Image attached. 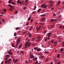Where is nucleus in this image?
Wrapping results in <instances>:
<instances>
[{"mask_svg": "<svg viewBox=\"0 0 64 64\" xmlns=\"http://www.w3.org/2000/svg\"><path fill=\"white\" fill-rule=\"evenodd\" d=\"M35 12H33V14H35Z\"/></svg>", "mask_w": 64, "mask_h": 64, "instance_id": "62", "label": "nucleus"}, {"mask_svg": "<svg viewBox=\"0 0 64 64\" xmlns=\"http://www.w3.org/2000/svg\"><path fill=\"white\" fill-rule=\"evenodd\" d=\"M17 13H18V11H17V10H16L14 12V14H17Z\"/></svg>", "mask_w": 64, "mask_h": 64, "instance_id": "25", "label": "nucleus"}, {"mask_svg": "<svg viewBox=\"0 0 64 64\" xmlns=\"http://www.w3.org/2000/svg\"><path fill=\"white\" fill-rule=\"evenodd\" d=\"M60 54H58V56H57V57L58 58H59V57H60Z\"/></svg>", "mask_w": 64, "mask_h": 64, "instance_id": "21", "label": "nucleus"}, {"mask_svg": "<svg viewBox=\"0 0 64 64\" xmlns=\"http://www.w3.org/2000/svg\"><path fill=\"white\" fill-rule=\"evenodd\" d=\"M50 28H53L54 27V25H51L50 26Z\"/></svg>", "mask_w": 64, "mask_h": 64, "instance_id": "19", "label": "nucleus"}, {"mask_svg": "<svg viewBox=\"0 0 64 64\" xmlns=\"http://www.w3.org/2000/svg\"><path fill=\"white\" fill-rule=\"evenodd\" d=\"M49 2L50 4H52V3H54V2L52 0H50Z\"/></svg>", "mask_w": 64, "mask_h": 64, "instance_id": "7", "label": "nucleus"}, {"mask_svg": "<svg viewBox=\"0 0 64 64\" xmlns=\"http://www.w3.org/2000/svg\"><path fill=\"white\" fill-rule=\"evenodd\" d=\"M26 41H28L25 44V48H27L28 47H29L30 46V45H31V44L30 43V42H29L30 40L29 39H28V38H27L26 40Z\"/></svg>", "mask_w": 64, "mask_h": 64, "instance_id": "1", "label": "nucleus"}, {"mask_svg": "<svg viewBox=\"0 0 64 64\" xmlns=\"http://www.w3.org/2000/svg\"><path fill=\"white\" fill-rule=\"evenodd\" d=\"M19 44V43H17L16 44V48H17L18 45Z\"/></svg>", "mask_w": 64, "mask_h": 64, "instance_id": "20", "label": "nucleus"}, {"mask_svg": "<svg viewBox=\"0 0 64 64\" xmlns=\"http://www.w3.org/2000/svg\"><path fill=\"white\" fill-rule=\"evenodd\" d=\"M57 43H58L57 42H54V45H55L54 46H56L57 45Z\"/></svg>", "mask_w": 64, "mask_h": 64, "instance_id": "8", "label": "nucleus"}, {"mask_svg": "<svg viewBox=\"0 0 64 64\" xmlns=\"http://www.w3.org/2000/svg\"><path fill=\"white\" fill-rule=\"evenodd\" d=\"M40 25H43V23H42L40 22Z\"/></svg>", "mask_w": 64, "mask_h": 64, "instance_id": "36", "label": "nucleus"}, {"mask_svg": "<svg viewBox=\"0 0 64 64\" xmlns=\"http://www.w3.org/2000/svg\"><path fill=\"white\" fill-rule=\"evenodd\" d=\"M20 1L19 0H18L17 2V3L18 4H19Z\"/></svg>", "mask_w": 64, "mask_h": 64, "instance_id": "28", "label": "nucleus"}, {"mask_svg": "<svg viewBox=\"0 0 64 64\" xmlns=\"http://www.w3.org/2000/svg\"><path fill=\"white\" fill-rule=\"evenodd\" d=\"M8 59V58H4V60H7Z\"/></svg>", "mask_w": 64, "mask_h": 64, "instance_id": "46", "label": "nucleus"}, {"mask_svg": "<svg viewBox=\"0 0 64 64\" xmlns=\"http://www.w3.org/2000/svg\"><path fill=\"white\" fill-rule=\"evenodd\" d=\"M11 8H12V9H14V7H13V6H12V7H11Z\"/></svg>", "mask_w": 64, "mask_h": 64, "instance_id": "50", "label": "nucleus"}, {"mask_svg": "<svg viewBox=\"0 0 64 64\" xmlns=\"http://www.w3.org/2000/svg\"><path fill=\"white\" fill-rule=\"evenodd\" d=\"M62 46L63 47H64V42H62Z\"/></svg>", "mask_w": 64, "mask_h": 64, "instance_id": "43", "label": "nucleus"}, {"mask_svg": "<svg viewBox=\"0 0 64 64\" xmlns=\"http://www.w3.org/2000/svg\"><path fill=\"white\" fill-rule=\"evenodd\" d=\"M55 15H56V14H55L54 13L53 14V16H55Z\"/></svg>", "mask_w": 64, "mask_h": 64, "instance_id": "44", "label": "nucleus"}, {"mask_svg": "<svg viewBox=\"0 0 64 64\" xmlns=\"http://www.w3.org/2000/svg\"><path fill=\"white\" fill-rule=\"evenodd\" d=\"M12 4L13 5H15V3L14 2H12Z\"/></svg>", "mask_w": 64, "mask_h": 64, "instance_id": "45", "label": "nucleus"}, {"mask_svg": "<svg viewBox=\"0 0 64 64\" xmlns=\"http://www.w3.org/2000/svg\"><path fill=\"white\" fill-rule=\"evenodd\" d=\"M41 9H40V8L38 10L37 12H39L40 11H41Z\"/></svg>", "mask_w": 64, "mask_h": 64, "instance_id": "18", "label": "nucleus"}, {"mask_svg": "<svg viewBox=\"0 0 64 64\" xmlns=\"http://www.w3.org/2000/svg\"><path fill=\"white\" fill-rule=\"evenodd\" d=\"M20 39H19V40H17L16 42V43H19V42H20Z\"/></svg>", "mask_w": 64, "mask_h": 64, "instance_id": "12", "label": "nucleus"}, {"mask_svg": "<svg viewBox=\"0 0 64 64\" xmlns=\"http://www.w3.org/2000/svg\"><path fill=\"white\" fill-rule=\"evenodd\" d=\"M8 53L9 54H10V55H12L13 54V53H12V52H8Z\"/></svg>", "mask_w": 64, "mask_h": 64, "instance_id": "14", "label": "nucleus"}, {"mask_svg": "<svg viewBox=\"0 0 64 64\" xmlns=\"http://www.w3.org/2000/svg\"><path fill=\"white\" fill-rule=\"evenodd\" d=\"M18 61V59H16L14 62V63H16Z\"/></svg>", "mask_w": 64, "mask_h": 64, "instance_id": "11", "label": "nucleus"}, {"mask_svg": "<svg viewBox=\"0 0 64 64\" xmlns=\"http://www.w3.org/2000/svg\"><path fill=\"white\" fill-rule=\"evenodd\" d=\"M4 12H6V10L5 9H4Z\"/></svg>", "mask_w": 64, "mask_h": 64, "instance_id": "57", "label": "nucleus"}, {"mask_svg": "<svg viewBox=\"0 0 64 64\" xmlns=\"http://www.w3.org/2000/svg\"><path fill=\"white\" fill-rule=\"evenodd\" d=\"M54 42V39L52 40H51V43H53Z\"/></svg>", "mask_w": 64, "mask_h": 64, "instance_id": "10", "label": "nucleus"}, {"mask_svg": "<svg viewBox=\"0 0 64 64\" xmlns=\"http://www.w3.org/2000/svg\"><path fill=\"white\" fill-rule=\"evenodd\" d=\"M38 61H37L36 62V64H38Z\"/></svg>", "mask_w": 64, "mask_h": 64, "instance_id": "37", "label": "nucleus"}, {"mask_svg": "<svg viewBox=\"0 0 64 64\" xmlns=\"http://www.w3.org/2000/svg\"><path fill=\"white\" fill-rule=\"evenodd\" d=\"M19 3L20 4H22V3H21V2H20Z\"/></svg>", "mask_w": 64, "mask_h": 64, "instance_id": "59", "label": "nucleus"}, {"mask_svg": "<svg viewBox=\"0 0 64 64\" xmlns=\"http://www.w3.org/2000/svg\"><path fill=\"white\" fill-rule=\"evenodd\" d=\"M31 29H33V26H32L30 28Z\"/></svg>", "mask_w": 64, "mask_h": 64, "instance_id": "54", "label": "nucleus"}, {"mask_svg": "<svg viewBox=\"0 0 64 64\" xmlns=\"http://www.w3.org/2000/svg\"><path fill=\"white\" fill-rule=\"evenodd\" d=\"M3 62H4V61H2L0 64H3Z\"/></svg>", "mask_w": 64, "mask_h": 64, "instance_id": "64", "label": "nucleus"}, {"mask_svg": "<svg viewBox=\"0 0 64 64\" xmlns=\"http://www.w3.org/2000/svg\"><path fill=\"white\" fill-rule=\"evenodd\" d=\"M37 57L33 59V60H34V61H37Z\"/></svg>", "mask_w": 64, "mask_h": 64, "instance_id": "9", "label": "nucleus"}, {"mask_svg": "<svg viewBox=\"0 0 64 64\" xmlns=\"http://www.w3.org/2000/svg\"><path fill=\"white\" fill-rule=\"evenodd\" d=\"M52 33L51 32H50L47 34V35L48 37H49L50 36H51Z\"/></svg>", "mask_w": 64, "mask_h": 64, "instance_id": "4", "label": "nucleus"}, {"mask_svg": "<svg viewBox=\"0 0 64 64\" xmlns=\"http://www.w3.org/2000/svg\"><path fill=\"white\" fill-rule=\"evenodd\" d=\"M44 21V20L43 19H42L41 20V22H43Z\"/></svg>", "mask_w": 64, "mask_h": 64, "instance_id": "49", "label": "nucleus"}, {"mask_svg": "<svg viewBox=\"0 0 64 64\" xmlns=\"http://www.w3.org/2000/svg\"><path fill=\"white\" fill-rule=\"evenodd\" d=\"M44 6V8H47V5H45L44 4H43L42 5L41 7H42Z\"/></svg>", "mask_w": 64, "mask_h": 64, "instance_id": "2", "label": "nucleus"}, {"mask_svg": "<svg viewBox=\"0 0 64 64\" xmlns=\"http://www.w3.org/2000/svg\"><path fill=\"white\" fill-rule=\"evenodd\" d=\"M62 27V26H59V28H61Z\"/></svg>", "mask_w": 64, "mask_h": 64, "instance_id": "47", "label": "nucleus"}, {"mask_svg": "<svg viewBox=\"0 0 64 64\" xmlns=\"http://www.w3.org/2000/svg\"><path fill=\"white\" fill-rule=\"evenodd\" d=\"M41 38L40 37V36H38V38H37V39H40V38Z\"/></svg>", "mask_w": 64, "mask_h": 64, "instance_id": "41", "label": "nucleus"}, {"mask_svg": "<svg viewBox=\"0 0 64 64\" xmlns=\"http://www.w3.org/2000/svg\"><path fill=\"white\" fill-rule=\"evenodd\" d=\"M34 56L32 54H30V56H31L30 57V58H34V56Z\"/></svg>", "mask_w": 64, "mask_h": 64, "instance_id": "5", "label": "nucleus"}, {"mask_svg": "<svg viewBox=\"0 0 64 64\" xmlns=\"http://www.w3.org/2000/svg\"><path fill=\"white\" fill-rule=\"evenodd\" d=\"M45 16V14L40 15V16H41V17H43L44 16Z\"/></svg>", "mask_w": 64, "mask_h": 64, "instance_id": "23", "label": "nucleus"}, {"mask_svg": "<svg viewBox=\"0 0 64 64\" xmlns=\"http://www.w3.org/2000/svg\"><path fill=\"white\" fill-rule=\"evenodd\" d=\"M19 29V28L18 27L16 28V30H18Z\"/></svg>", "mask_w": 64, "mask_h": 64, "instance_id": "29", "label": "nucleus"}, {"mask_svg": "<svg viewBox=\"0 0 64 64\" xmlns=\"http://www.w3.org/2000/svg\"><path fill=\"white\" fill-rule=\"evenodd\" d=\"M8 6H9L10 7H12V6H11V5L10 4H9L8 5Z\"/></svg>", "mask_w": 64, "mask_h": 64, "instance_id": "38", "label": "nucleus"}, {"mask_svg": "<svg viewBox=\"0 0 64 64\" xmlns=\"http://www.w3.org/2000/svg\"><path fill=\"white\" fill-rule=\"evenodd\" d=\"M37 51L38 52L40 51H41V49L40 48H38L37 50Z\"/></svg>", "mask_w": 64, "mask_h": 64, "instance_id": "13", "label": "nucleus"}, {"mask_svg": "<svg viewBox=\"0 0 64 64\" xmlns=\"http://www.w3.org/2000/svg\"><path fill=\"white\" fill-rule=\"evenodd\" d=\"M26 8H27V7H24V10H26Z\"/></svg>", "mask_w": 64, "mask_h": 64, "instance_id": "30", "label": "nucleus"}, {"mask_svg": "<svg viewBox=\"0 0 64 64\" xmlns=\"http://www.w3.org/2000/svg\"><path fill=\"white\" fill-rule=\"evenodd\" d=\"M11 58L9 59L8 60L5 61V64H6L7 63H10V61H11Z\"/></svg>", "mask_w": 64, "mask_h": 64, "instance_id": "3", "label": "nucleus"}, {"mask_svg": "<svg viewBox=\"0 0 64 64\" xmlns=\"http://www.w3.org/2000/svg\"><path fill=\"white\" fill-rule=\"evenodd\" d=\"M21 53H22V54H24L23 51H21Z\"/></svg>", "mask_w": 64, "mask_h": 64, "instance_id": "52", "label": "nucleus"}, {"mask_svg": "<svg viewBox=\"0 0 64 64\" xmlns=\"http://www.w3.org/2000/svg\"><path fill=\"white\" fill-rule=\"evenodd\" d=\"M35 38H32V41H34L35 40Z\"/></svg>", "mask_w": 64, "mask_h": 64, "instance_id": "32", "label": "nucleus"}, {"mask_svg": "<svg viewBox=\"0 0 64 64\" xmlns=\"http://www.w3.org/2000/svg\"><path fill=\"white\" fill-rule=\"evenodd\" d=\"M11 50H12L11 49H10V50H9V51H8V53H9V52H11Z\"/></svg>", "mask_w": 64, "mask_h": 64, "instance_id": "31", "label": "nucleus"}, {"mask_svg": "<svg viewBox=\"0 0 64 64\" xmlns=\"http://www.w3.org/2000/svg\"><path fill=\"white\" fill-rule=\"evenodd\" d=\"M17 35V34H16V32H15L14 33V36H16Z\"/></svg>", "mask_w": 64, "mask_h": 64, "instance_id": "22", "label": "nucleus"}, {"mask_svg": "<svg viewBox=\"0 0 64 64\" xmlns=\"http://www.w3.org/2000/svg\"><path fill=\"white\" fill-rule=\"evenodd\" d=\"M37 48H34V50H37Z\"/></svg>", "mask_w": 64, "mask_h": 64, "instance_id": "55", "label": "nucleus"}, {"mask_svg": "<svg viewBox=\"0 0 64 64\" xmlns=\"http://www.w3.org/2000/svg\"><path fill=\"white\" fill-rule=\"evenodd\" d=\"M12 47H14V44H13L12 45Z\"/></svg>", "mask_w": 64, "mask_h": 64, "instance_id": "63", "label": "nucleus"}, {"mask_svg": "<svg viewBox=\"0 0 64 64\" xmlns=\"http://www.w3.org/2000/svg\"><path fill=\"white\" fill-rule=\"evenodd\" d=\"M29 22H28V23H27L26 24V26H28V24H29Z\"/></svg>", "mask_w": 64, "mask_h": 64, "instance_id": "42", "label": "nucleus"}, {"mask_svg": "<svg viewBox=\"0 0 64 64\" xmlns=\"http://www.w3.org/2000/svg\"><path fill=\"white\" fill-rule=\"evenodd\" d=\"M36 8V6L35 5L34 6V10H35Z\"/></svg>", "mask_w": 64, "mask_h": 64, "instance_id": "24", "label": "nucleus"}, {"mask_svg": "<svg viewBox=\"0 0 64 64\" xmlns=\"http://www.w3.org/2000/svg\"><path fill=\"white\" fill-rule=\"evenodd\" d=\"M8 3H9V4H10L11 3V0H10L8 1Z\"/></svg>", "mask_w": 64, "mask_h": 64, "instance_id": "27", "label": "nucleus"}, {"mask_svg": "<svg viewBox=\"0 0 64 64\" xmlns=\"http://www.w3.org/2000/svg\"><path fill=\"white\" fill-rule=\"evenodd\" d=\"M2 22H4V19H2Z\"/></svg>", "mask_w": 64, "mask_h": 64, "instance_id": "51", "label": "nucleus"}, {"mask_svg": "<svg viewBox=\"0 0 64 64\" xmlns=\"http://www.w3.org/2000/svg\"><path fill=\"white\" fill-rule=\"evenodd\" d=\"M45 18H42V19H43V20H44V19H45Z\"/></svg>", "mask_w": 64, "mask_h": 64, "instance_id": "60", "label": "nucleus"}, {"mask_svg": "<svg viewBox=\"0 0 64 64\" xmlns=\"http://www.w3.org/2000/svg\"><path fill=\"white\" fill-rule=\"evenodd\" d=\"M53 4H50V6H51V7H52V6H53Z\"/></svg>", "mask_w": 64, "mask_h": 64, "instance_id": "40", "label": "nucleus"}, {"mask_svg": "<svg viewBox=\"0 0 64 64\" xmlns=\"http://www.w3.org/2000/svg\"><path fill=\"white\" fill-rule=\"evenodd\" d=\"M22 44H20V45H19L18 46V47L20 48H20H21L22 47Z\"/></svg>", "mask_w": 64, "mask_h": 64, "instance_id": "6", "label": "nucleus"}, {"mask_svg": "<svg viewBox=\"0 0 64 64\" xmlns=\"http://www.w3.org/2000/svg\"><path fill=\"white\" fill-rule=\"evenodd\" d=\"M44 52L45 53H46V54H48V53H49V52H48L45 51Z\"/></svg>", "mask_w": 64, "mask_h": 64, "instance_id": "26", "label": "nucleus"}, {"mask_svg": "<svg viewBox=\"0 0 64 64\" xmlns=\"http://www.w3.org/2000/svg\"><path fill=\"white\" fill-rule=\"evenodd\" d=\"M60 51H61V52H62L63 51V49L62 48H61L60 50Z\"/></svg>", "mask_w": 64, "mask_h": 64, "instance_id": "35", "label": "nucleus"}, {"mask_svg": "<svg viewBox=\"0 0 64 64\" xmlns=\"http://www.w3.org/2000/svg\"><path fill=\"white\" fill-rule=\"evenodd\" d=\"M60 3H61V2L60 1L58 2V3H57V5H60Z\"/></svg>", "mask_w": 64, "mask_h": 64, "instance_id": "16", "label": "nucleus"}, {"mask_svg": "<svg viewBox=\"0 0 64 64\" xmlns=\"http://www.w3.org/2000/svg\"><path fill=\"white\" fill-rule=\"evenodd\" d=\"M57 64H60V62H58Z\"/></svg>", "mask_w": 64, "mask_h": 64, "instance_id": "61", "label": "nucleus"}, {"mask_svg": "<svg viewBox=\"0 0 64 64\" xmlns=\"http://www.w3.org/2000/svg\"><path fill=\"white\" fill-rule=\"evenodd\" d=\"M5 57H9L10 56L9 55H7Z\"/></svg>", "mask_w": 64, "mask_h": 64, "instance_id": "33", "label": "nucleus"}, {"mask_svg": "<svg viewBox=\"0 0 64 64\" xmlns=\"http://www.w3.org/2000/svg\"><path fill=\"white\" fill-rule=\"evenodd\" d=\"M54 20H55L54 19H52L50 21L51 22H53L54 21Z\"/></svg>", "mask_w": 64, "mask_h": 64, "instance_id": "15", "label": "nucleus"}, {"mask_svg": "<svg viewBox=\"0 0 64 64\" xmlns=\"http://www.w3.org/2000/svg\"><path fill=\"white\" fill-rule=\"evenodd\" d=\"M47 38H45V39L44 40V41H47Z\"/></svg>", "mask_w": 64, "mask_h": 64, "instance_id": "39", "label": "nucleus"}, {"mask_svg": "<svg viewBox=\"0 0 64 64\" xmlns=\"http://www.w3.org/2000/svg\"><path fill=\"white\" fill-rule=\"evenodd\" d=\"M41 40L38 39V40H36L37 41H39L40 40Z\"/></svg>", "mask_w": 64, "mask_h": 64, "instance_id": "48", "label": "nucleus"}, {"mask_svg": "<svg viewBox=\"0 0 64 64\" xmlns=\"http://www.w3.org/2000/svg\"><path fill=\"white\" fill-rule=\"evenodd\" d=\"M26 64H27V63H28V62H27V61H26Z\"/></svg>", "mask_w": 64, "mask_h": 64, "instance_id": "56", "label": "nucleus"}, {"mask_svg": "<svg viewBox=\"0 0 64 64\" xmlns=\"http://www.w3.org/2000/svg\"><path fill=\"white\" fill-rule=\"evenodd\" d=\"M46 32H47V31L46 30H44V34H45V33H46Z\"/></svg>", "mask_w": 64, "mask_h": 64, "instance_id": "34", "label": "nucleus"}, {"mask_svg": "<svg viewBox=\"0 0 64 64\" xmlns=\"http://www.w3.org/2000/svg\"><path fill=\"white\" fill-rule=\"evenodd\" d=\"M31 23H32V22H33V20H31Z\"/></svg>", "mask_w": 64, "mask_h": 64, "instance_id": "53", "label": "nucleus"}, {"mask_svg": "<svg viewBox=\"0 0 64 64\" xmlns=\"http://www.w3.org/2000/svg\"><path fill=\"white\" fill-rule=\"evenodd\" d=\"M31 16H30L28 18V21H29L30 19H31Z\"/></svg>", "mask_w": 64, "mask_h": 64, "instance_id": "17", "label": "nucleus"}, {"mask_svg": "<svg viewBox=\"0 0 64 64\" xmlns=\"http://www.w3.org/2000/svg\"><path fill=\"white\" fill-rule=\"evenodd\" d=\"M48 61V59H47L46 60V62H47Z\"/></svg>", "mask_w": 64, "mask_h": 64, "instance_id": "58", "label": "nucleus"}]
</instances>
